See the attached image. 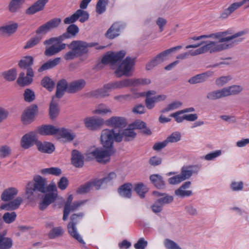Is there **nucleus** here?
Returning <instances> with one entry per match:
<instances>
[{"instance_id":"13d9d810","label":"nucleus","mask_w":249,"mask_h":249,"mask_svg":"<svg viewBox=\"0 0 249 249\" xmlns=\"http://www.w3.org/2000/svg\"><path fill=\"white\" fill-rule=\"evenodd\" d=\"M24 98L26 102H31L35 99V92L30 89H26L24 93Z\"/></svg>"},{"instance_id":"4be33fe9","label":"nucleus","mask_w":249,"mask_h":249,"mask_svg":"<svg viewBox=\"0 0 249 249\" xmlns=\"http://www.w3.org/2000/svg\"><path fill=\"white\" fill-rule=\"evenodd\" d=\"M57 194L53 192L46 194L39 204V209L41 211L45 210L50 204L55 200Z\"/></svg>"},{"instance_id":"9d476101","label":"nucleus","mask_w":249,"mask_h":249,"mask_svg":"<svg viewBox=\"0 0 249 249\" xmlns=\"http://www.w3.org/2000/svg\"><path fill=\"white\" fill-rule=\"evenodd\" d=\"M125 55V52L124 51H120L117 53L108 52L104 56L101 62L105 65L107 64L113 65L121 60Z\"/></svg>"},{"instance_id":"ea45409f","label":"nucleus","mask_w":249,"mask_h":249,"mask_svg":"<svg viewBox=\"0 0 249 249\" xmlns=\"http://www.w3.org/2000/svg\"><path fill=\"white\" fill-rule=\"evenodd\" d=\"M226 97L224 88L216 90L208 93L207 98L210 100H215Z\"/></svg>"},{"instance_id":"7c9ffc66","label":"nucleus","mask_w":249,"mask_h":249,"mask_svg":"<svg viewBox=\"0 0 249 249\" xmlns=\"http://www.w3.org/2000/svg\"><path fill=\"white\" fill-rule=\"evenodd\" d=\"M34 59L32 56H25L19 61L18 66L23 69H26L28 71V69H33L32 66L34 64Z\"/></svg>"},{"instance_id":"7ed1b4c3","label":"nucleus","mask_w":249,"mask_h":249,"mask_svg":"<svg viewBox=\"0 0 249 249\" xmlns=\"http://www.w3.org/2000/svg\"><path fill=\"white\" fill-rule=\"evenodd\" d=\"M47 183L48 181L46 178L40 175H35L33 180L29 181L26 186L27 198L32 201L38 197V193L45 194Z\"/></svg>"},{"instance_id":"3c124183","label":"nucleus","mask_w":249,"mask_h":249,"mask_svg":"<svg viewBox=\"0 0 249 249\" xmlns=\"http://www.w3.org/2000/svg\"><path fill=\"white\" fill-rule=\"evenodd\" d=\"M135 191L140 196L143 198L145 196V194L148 192V189L142 183H139L135 185Z\"/></svg>"},{"instance_id":"e433bc0d","label":"nucleus","mask_w":249,"mask_h":249,"mask_svg":"<svg viewBox=\"0 0 249 249\" xmlns=\"http://www.w3.org/2000/svg\"><path fill=\"white\" fill-rule=\"evenodd\" d=\"M59 109L58 107V101H55V97H53L50 103L49 108V114L51 119L55 118L59 114Z\"/></svg>"},{"instance_id":"f704fd0d","label":"nucleus","mask_w":249,"mask_h":249,"mask_svg":"<svg viewBox=\"0 0 249 249\" xmlns=\"http://www.w3.org/2000/svg\"><path fill=\"white\" fill-rule=\"evenodd\" d=\"M25 0H11L8 5V9L11 13L18 12L21 8Z\"/></svg>"},{"instance_id":"680f3d73","label":"nucleus","mask_w":249,"mask_h":249,"mask_svg":"<svg viewBox=\"0 0 249 249\" xmlns=\"http://www.w3.org/2000/svg\"><path fill=\"white\" fill-rule=\"evenodd\" d=\"M130 82V79H125L121 81H115L117 89L131 87Z\"/></svg>"},{"instance_id":"9b49d317","label":"nucleus","mask_w":249,"mask_h":249,"mask_svg":"<svg viewBox=\"0 0 249 249\" xmlns=\"http://www.w3.org/2000/svg\"><path fill=\"white\" fill-rule=\"evenodd\" d=\"M136 135L137 134L134 132L133 128L128 126V128L123 130L122 132L119 131L117 133V135L115 137V142L131 141L135 138Z\"/></svg>"},{"instance_id":"f3484780","label":"nucleus","mask_w":249,"mask_h":249,"mask_svg":"<svg viewBox=\"0 0 249 249\" xmlns=\"http://www.w3.org/2000/svg\"><path fill=\"white\" fill-rule=\"evenodd\" d=\"M200 168V166L197 165L182 167L179 174L182 180L189 179L193 174L197 173Z\"/></svg>"},{"instance_id":"412c9836","label":"nucleus","mask_w":249,"mask_h":249,"mask_svg":"<svg viewBox=\"0 0 249 249\" xmlns=\"http://www.w3.org/2000/svg\"><path fill=\"white\" fill-rule=\"evenodd\" d=\"M210 48L209 46H202L196 50H190L188 52L180 53L177 56L176 58L179 60H183L188 57L191 55L195 56L202 53H206V51Z\"/></svg>"},{"instance_id":"473e14b6","label":"nucleus","mask_w":249,"mask_h":249,"mask_svg":"<svg viewBox=\"0 0 249 249\" xmlns=\"http://www.w3.org/2000/svg\"><path fill=\"white\" fill-rule=\"evenodd\" d=\"M38 149L41 152L52 153L54 150V146L49 142L42 143L40 142H36Z\"/></svg>"},{"instance_id":"bf43d9fd","label":"nucleus","mask_w":249,"mask_h":249,"mask_svg":"<svg viewBox=\"0 0 249 249\" xmlns=\"http://www.w3.org/2000/svg\"><path fill=\"white\" fill-rule=\"evenodd\" d=\"M231 79L230 75L221 76L215 80V84L218 87H222Z\"/></svg>"},{"instance_id":"1a4fd4ad","label":"nucleus","mask_w":249,"mask_h":249,"mask_svg":"<svg viewBox=\"0 0 249 249\" xmlns=\"http://www.w3.org/2000/svg\"><path fill=\"white\" fill-rule=\"evenodd\" d=\"M117 133H115L113 129L103 130L101 135V141L103 146L105 148H113L112 145Z\"/></svg>"},{"instance_id":"423d86ee","label":"nucleus","mask_w":249,"mask_h":249,"mask_svg":"<svg viewBox=\"0 0 249 249\" xmlns=\"http://www.w3.org/2000/svg\"><path fill=\"white\" fill-rule=\"evenodd\" d=\"M135 64V58L127 56L116 70L115 73L116 76L120 77L123 75L129 76L130 72Z\"/></svg>"},{"instance_id":"f8f14e48","label":"nucleus","mask_w":249,"mask_h":249,"mask_svg":"<svg viewBox=\"0 0 249 249\" xmlns=\"http://www.w3.org/2000/svg\"><path fill=\"white\" fill-rule=\"evenodd\" d=\"M125 24L118 21L114 23L107 30L106 36L109 39H113L120 35L121 32L125 27Z\"/></svg>"},{"instance_id":"37998d69","label":"nucleus","mask_w":249,"mask_h":249,"mask_svg":"<svg viewBox=\"0 0 249 249\" xmlns=\"http://www.w3.org/2000/svg\"><path fill=\"white\" fill-rule=\"evenodd\" d=\"M40 172L43 175H52L55 176H59L62 174L60 168L53 167L42 169Z\"/></svg>"},{"instance_id":"2eb2a0df","label":"nucleus","mask_w":249,"mask_h":249,"mask_svg":"<svg viewBox=\"0 0 249 249\" xmlns=\"http://www.w3.org/2000/svg\"><path fill=\"white\" fill-rule=\"evenodd\" d=\"M34 76V71L33 69H28L26 72V76L25 73L21 72L19 73L18 78L17 80L18 84L21 86L29 85L33 82V77Z\"/></svg>"},{"instance_id":"79ce46f5","label":"nucleus","mask_w":249,"mask_h":249,"mask_svg":"<svg viewBox=\"0 0 249 249\" xmlns=\"http://www.w3.org/2000/svg\"><path fill=\"white\" fill-rule=\"evenodd\" d=\"M106 85H104L103 87L101 89L95 90L91 92V95L92 96L99 98V97H106L109 95V90L108 89L106 88Z\"/></svg>"},{"instance_id":"ddd939ff","label":"nucleus","mask_w":249,"mask_h":249,"mask_svg":"<svg viewBox=\"0 0 249 249\" xmlns=\"http://www.w3.org/2000/svg\"><path fill=\"white\" fill-rule=\"evenodd\" d=\"M38 111V107L36 105H32L25 109L23 113L21 120L25 124H30L32 122L36 114Z\"/></svg>"},{"instance_id":"de8ad7c7","label":"nucleus","mask_w":249,"mask_h":249,"mask_svg":"<svg viewBox=\"0 0 249 249\" xmlns=\"http://www.w3.org/2000/svg\"><path fill=\"white\" fill-rule=\"evenodd\" d=\"M63 233L64 231L62 227H57L53 228L49 233V237L51 239H54L56 237L62 236Z\"/></svg>"},{"instance_id":"aec40b11","label":"nucleus","mask_w":249,"mask_h":249,"mask_svg":"<svg viewBox=\"0 0 249 249\" xmlns=\"http://www.w3.org/2000/svg\"><path fill=\"white\" fill-rule=\"evenodd\" d=\"M49 0H38L26 10L27 15H33L42 10Z\"/></svg>"},{"instance_id":"4d7b16f0","label":"nucleus","mask_w":249,"mask_h":249,"mask_svg":"<svg viewBox=\"0 0 249 249\" xmlns=\"http://www.w3.org/2000/svg\"><path fill=\"white\" fill-rule=\"evenodd\" d=\"M17 214L15 212H7L4 214L3 216V219L5 223L10 224L15 220Z\"/></svg>"},{"instance_id":"cd10ccee","label":"nucleus","mask_w":249,"mask_h":249,"mask_svg":"<svg viewBox=\"0 0 249 249\" xmlns=\"http://www.w3.org/2000/svg\"><path fill=\"white\" fill-rule=\"evenodd\" d=\"M58 128L52 125H43L38 128L41 135H54L57 134Z\"/></svg>"},{"instance_id":"0e129e2a","label":"nucleus","mask_w":249,"mask_h":249,"mask_svg":"<svg viewBox=\"0 0 249 249\" xmlns=\"http://www.w3.org/2000/svg\"><path fill=\"white\" fill-rule=\"evenodd\" d=\"M164 245L167 249H181L176 242L169 239L165 240Z\"/></svg>"},{"instance_id":"774afa93","label":"nucleus","mask_w":249,"mask_h":249,"mask_svg":"<svg viewBox=\"0 0 249 249\" xmlns=\"http://www.w3.org/2000/svg\"><path fill=\"white\" fill-rule=\"evenodd\" d=\"M147 242L143 238H141L138 242L134 244V246L136 249H145L147 246Z\"/></svg>"},{"instance_id":"052dcab7","label":"nucleus","mask_w":249,"mask_h":249,"mask_svg":"<svg viewBox=\"0 0 249 249\" xmlns=\"http://www.w3.org/2000/svg\"><path fill=\"white\" fill-rule=\"evenodd\" d=\"M61 22V19L60 18H54L47 22V23L51 30L58 27Z\"/></svg>"},{"instance_id":"a211bd4d","label":"nucleus","mask_w":249,"mask_h":249,"mask_svg":"<svg viewBox=\"0 0 249 249\" xmlns=\"http://www.w3.org/2000/svg\"><path fill=\"white\" fill-rule=\"evenodd\" d=\"M36 142V134L34 132H31L22 137L21 140V146L24 149H28Z\"/></svg>"},{"instance_id":"864d4df0","label":"nucleus","mask_w":249,"mask_h":249,"mask_svg":"<svg viewBox=\"0 0 249 249\" xmlns=\"http://www.w3.org/2000/svg\"><path fill=\"white\" fill-rule=\"evenodd\" d=\"M93 112L98 114H106L107 113H111V110L106 105L103 104H99L96 107Z\"/></svg>"},{"instance_id":"a878e982","label":"nucleus","mask_w":249,"mask_h":249,"mask_svg":"<svg viewBox=\"0 0 249 249\" xmlns=\"http://www.w3.org/2000/svg\"><path fill=\"white\" fill-rule=\"evenodd\" d=\"M60 57L49 60L38 69L37 72L41 73L45 71L53 69L60 63Z\"/></svg>"},{"instance_id":"4468645a","label":"nucleus","mask_w":249,"mask_h":249,"mask_svg":"<svg viewBox=\"0 0 249 249\" xmlns=\"http://www.w3.org/2000/svg\"><path fill=\"white\" fill-rule=\"evenodd\" d=\"M86 127L91 130L100 129L104 124V121L95 117L86 118L84 120Z\"/></svg>"},{"instance_id":"2f4dec72","label":"nucleus","mask_w":249,"mask_h":249,"mask_svg":"<svg viewBox=\"0 0 249 249\" xmlns=\"http://www.w3.org/2000/svg\"><path fill=\"white\" fill-rule=\"evenodd\" d=\"M153 194L157 196H161L157 199L158 203L160 204L162 206L164 205L171 203L174 199L172 196H169L166 194H162L158 191H154Z\"/></svg>"},{"instance_id":"c756f323","label":"nucleus","mask_w":249,"mask_h":249,"mask_svg":"<svg viewBox=\"0 0 249 249\" xmlns=\"http://www.w3.org/2000/svg\"><path fill=\"white\" fill-rule=\"evenodd\" d=\"M22 201L23 200L21 197H18L14 200L10 201L8 204L1 205L0 208L1 209L6 210L7 211H12L16 210L19 207Z\"/></svg>"},{"instance_id":"393cba45","label":"nucleus","mask_w":249,"mask_h":249,"mask_svg":"<svg viewBox=\"0 0 249 249\" xmlns=\"http://www.w3.org/2000/svg\"><path fill=\"white\" fill-rule=\"evenodd\" d=\"M84 156L77 150H73L71 153V162L76 167L80 168L84 165Z\"/></svg>"},{"instance_id":"72a5a7b5","label":"nucleus","mask_w":249,"mask_h":249,"mask_svg":"<svg viewBox=\"0 0 249 249\" xmlns=\"http://www.w3.org/2000/svg\"><path fill=\"white\" fill-rule=\"evenodd\" d=\"M56 135L69 141H72L75 137V134L72 133L71 130L65 129L63 127L58 128Z\"/></svg>"},{"instance_id":"5701e85b","label":"nucleus","mask_w":249,"mask_h":249,"mask_svg":"<svg viewBox=\"0 0 249 249\" xmlns=\"http://www.w3.org/2000/svg\"><path fill=\"white\" fill-rule=\"evenodd\" d=\"M191 185V182L190 181L184 182L178 189L175 191V194L177 196L180 197H185L189 196L192 195V192L191 190H186L189 188Z\"/></svg>"},{"instance_id":"338daca9","label":"nucleus","mask_w":249,"mask_h":249,"mask_svg":"<svg viewBox=\"0 0 249 249\" xmlns=\"http://www.w3.org/2000/svg\"><path fill=\"white\" fill-rule=\"evenodd\" d=\"M145 124L146 123L145 122L138 120L129 124V126L132 127L133 130L134 129H142L145 127Z\"/></svg>"},{"instance_id":"dca6fc26","label":"nucleus","mask_w":249,"mask_h":249,"mask_svg":"<svg viewBox=\"0 0 249 249\" xmlns=\"http://www.w3.org/2000/svg\"><path fill=\"white\" fill-rule=\"evenodd\" d=\"M50 46V45H49ZM67 44L65 43H53L50 45V46L47 47L44 51V54L47 56L54 55L62 50L65 49Z\"/></svg>"},{"instance_id":"a19ab883","label":"nucleus","mask_w":249,"mask_h":249,"mask_svg":"<svg viewBox=\"0 0 249 249\" xmlns=\"http://www.w3.org/2000/svg\"><path fill=\"white\" fill-rule=\"evenodd\" d=\"M5 233H0V249H9L13 245V242L10 238L5 237Z\"/></svg>"},{"instance_id":"58836bf2","label":"nucleus","mask_w":249,"mask_h":249,"mask_svg":"<svg viewBox=\"0 0 249 249\" xmlns=\"http://www.w3.org/2000/svg\"><path fill=\"white\" fill-rule=\"evenodd\" d=\"M224 90L226 97H227L230 95L239 94L243 91V88L242 86L239 85H232L229 87L224 88Z\"/></svg>"},{"instance_id":"49530a36","label":"nucleus","mask_w":249,"mask_h":249,"mask_svg":"<svg viewBox=\"0 0 249 249\" xmlns=\"http://www.w3.org/2000/svg\"><path fill=\"white\" fill-rule=\"evenodd\" d=\"M67 45L68 46L69 49L71 50L68 51L64 54L63 56L64 59L66 61H69L78 57V56L76 54L75 50L74 49L73 47L71 46V43Z\"/></svg>"},{"instance_id":"c85d7f7f","label":"nucleus","mask_w":249,"mask_h":249,"mask_svg":"<svg viewBox=\"0 0 249 249\" xmlns=\"http://www.w3.org/2000/svg\"><path fill=\"white\" fill-rule=\"evenodd\" d=\"M151 183L158 189H163L165 187V182L163 177L159 174H153L149 177Z\"/></svg>"},{"instance_id":"4c0bfd02","label":"nucleus","mask_w":249,"mask_h":249,"mask_svg":"<svg viewBox=\"0 0 249 249\" xmlns=\"http://www.w3.org/2000/svg\"><path fill=\"white\" fill-rule=\"evenodd\" d=\"M18 27V24L14 23L11 24L4 25L0 27V35L6 34H12L15 33Z\"/></svg>"},{"instance_id":"39448f33","label":"nucleus","mask_w":249,"mask_h":249,"mask_svg":"<svg viewBox=\"0 0 249 249\" xmlns=\"http://www.w3.org/2000/svg\"><path fill=\"white\" fill-rule=\"evenodd\" d=\"M71 43L78 57L87 54L89 52V48L96 47L97 50H102L106 47L104 46H98V43L96 42L88 43L82 40H73Z\"/></svg>"},{"instance_id":"c9c22d12","label":"nucleus","mask_w":249,"mask_h":249,"mask_svg":"<svg viewBox=\"0 0 249 249\" xmlns=\"http://www.w3.org/2000/svg\"><path fill=\"white\" fill-rule=\"evenodd\" d=\"M132 184L125 183L121 185L118 189L120 195L126 198H130L131 196Z\"/></svg>"},{"instance_id":"c03bdc74","label":"nucleus","mask_w":249,"mask_h":249,"mask_svg":"<svg viewBox=\"0 0 249 249\" xmlns=\"http://www.w3.org/2000/svg\"><path fill=\"white\" fill-rule=\"evenodd\" d=\"M17 75V71L14 68L2 73V76L8 81H14L16 79Z\"/></svg>"},{"instance_id":"bb28decb","label":"nucleus","mask_w":249,"mask_h":249,"mask_svg":"<svg viewBox=\"0 0 249 249\" xmlns=\"http://www.w3.org/2000/svg\"><path fill=\"white\" fill-rule=\"evenodd\" d=\"M18 193V190L15 187L5 189L1 195V199L4 201L12 200Z\"/></svg>"},{"instance_id":"6ab92c4d","label":"nucleus","mask_w":249,"mask_h":249,"mask_svg":"<svg viewBox=\"0 0 249 249\" xmlns=\"http://www.w3.org/2000/svg\"><path fill=\"white\" fill-rule=\"evenodd\" d=\"M106 124L114 128H123L127 124L125 118L119 116H113L106 121Z\"/></svg>"},{"instance_id":"09e8293b","label":"nucleus","mask_w":249,"mask_h":249,"mask_svg":"<svg viewBox=\"0 0 249 249\" xmlns=\"http://www.w3.org/2000/svg\"><path fill=\"white\" fill-rule=\"evenodd\" d=\"M131 86L136 87L149 84L151 80L148 78L130 79Z\"/></svg>"},{"instance_id":"b1692460","label":"nucleus","mask_w":249,"mask_h":249,"mask_svg":"<svg viewBox=\"0 0 249 249\" xmlns=\"http://www.w3.org/2000/svg\"><path fill=\"white\" fill-rule=\"evenodd\" d=\"M86 82L83 79H78L73 81L69 84L68 92L70 93H75L84 88Z\"/></svg>"},{"instance_id":"8fccbe9b","label":"nucleus","mask_w":249,"mask_h":249,"mask_svg":"<svg viewBox=\"0 0 249 249\" xmlns=\"http://www.w3.org/2000/svg\"><path fill=\"white\" fill-rule=\"evenodd\" d=\"M42 37L40 36H36L30 38L24 47V49H27L33 48L37 45L41 41Z\"/></svg>"},{"instance_id":"20e7f679","label":"nucleus","mask_w":249,"mask_h":249,"mask_svg":"<svg viewBox=\"0 0 249 249\" xmlns=\"http://www.w3.org/2000/svg\"><path fill=\"white\" fill-rule=\"evenodd\" d=\"M182 46H177L165 50L157 54L153 59L146 65V70H150L159 64L168 60L172 54L182 48Z\"/></svg>"},{"instance_id":"6e6552de","label":"nucleus","mask_w":249,"mask_h":249,"mask_svg":"<svg viewBox=\"0 0 249 249\" xmlns=\"http://www.w3.org/2000/svg\"><path fill=\"white\" fill-rule=\"evenodd\" d=\"M106 149H96L92 152V155L98 162L106 164L110 161V157L115 152L113 148H106Z\"/></svg>"},{"instance_id":"69168bd1","label":"nucleus","mask_w":249,"mask_h":249,"mask_svg":"<svg viewBox=\"0 0 249 249\" xmlns=\"http://www.w3.org/2000/svg\"><path fill=\"white\" fill-rule=\"evenodd\" d=\"M91 188V184L89 181L80 186V187L78 189L77 192L79 194H85L89 192Z\"/></svg>"},{"instance_id":"5fc2aeb1","label":"nucleus","mask_w":249,"mask_h":249,"mask_svg":"<svg viewBox=\"0 0 249 249\" xmlns=\"http://www.w3.org/2000/svg\"><path fill=\"white\" fill-rule=\"evenodd\" d=\"M181 139V134L178 132H175L172 133L165 140L167 143H174L179 141Z\"/></svg>"},{"instance_id":"0eeeda50","label":"nucleus","mask_w":249,"mask_h":249,"mask_svg":"<svg viewBox=\"0 0 249 249\" xmlns=\"http://www.w3.org/2000/svg\"><path fill=\"white\" fill-rule=\"evenodd\" d=\"M83 215L84 213H80L78 214L74 213L72 214L71 216V221L68 225V231L69 234L72 237L77 240L81 244L84 245L85 244V243L82 239L80 235L78 233L75 226L77 224V219L78 217L82 218Z\"/></svg>"},{"instance_id":"f03ea898","label":"nucleus","mask_w":249,"mask_h":249,"mask_svg":"<svg viewBox=\"0 0 249 249\" xmlns=\"http://www.w3.org/2000/svg\"><path fill=\"white\" fill-rule=\"evenodd\" d=\"M89 18V13L84 10H77L74 14L64 19V23L66 24H70L66 29V32L56 37H52L43 42L44 45H49L53 43H60L65 39L74 37L78 33L79 29L78 27L74 24L78 19L81 23H84Z\"/></svg>"},{"instance_id":"603ef678","label":"nucleus","mask_w":249,"mask_h":249,"mask_svg":"<svg viewBox=\"0 0 249 249\" xmlns=\"http://www.w3.org/2000/svg\"><path fill=\"white\" fill-rule=\"evenodd\" d=\"M108 3V0H99L96 6V11L98 14H102L106 10V6Z\"/></svg>"},{"instance_id":"f257e3e1","label":"nucleus","mask_w":249,"mask_h":249,"mask_svg":"<svg viewBox=\"0 0 249 249\" xmlns=\"http://www.w3.org/2000/svg\"><path fill=\"white\" fill-rule=\"evenodd\" d=\"M246 34L245 31H241L232 34L231 30H227L223 32H219L208 35H202L199 36H194L191 38L194 40H198L202 38H212L217 39V41H209L203 46H209L206 53H216L227 50L233 47L242 42L244 38L242 37Z\"/></svg>"},{"instance_id":"e2e57ef3","label":"nucleus","mask_w":249,"mask_h":249,"mask_svg":"<svg viewBox=\"0 0 249 249\" xmlns=\"http://www.w3.org/2000/svg\"><path fill=\"white\" fill-rule=\"evenodd\" d=\"M11 153L10 147L7 145H3L0 147V157L2 158L9 156Z\"/></svg>"},{"instance_id":"a18cd8bd","label":"nucleus","mask_w":249,"mask_h":249,"mask_svg":"<svg viewBox=\"0 0 249 249\" xmlns=\"http://www.w3.org/2000/svg\"><path fill=\"white\" fill-rule=\"evenodd\" d=\"M41 85L47 89L48 90L51 91L54 87L55 83L49 77L45 76L41 80Z\"/></svg>"},{"instance_id":"6e6d98bb","label":"nucleus","mask_w":249,"mask_h":249,"mask_svg":"<svg viewBox=\"0 0 249 249\" xmlns=\"http://www.w3.org/2000/svg\"><path fill=\"white\" fill-rule=\"evenodd\" d=\"M182 103L180 101H175L169 104L165 108L160 111L161 113H165L171 110L178 108L182 105Z\"/></svg>"}]
</instances>
